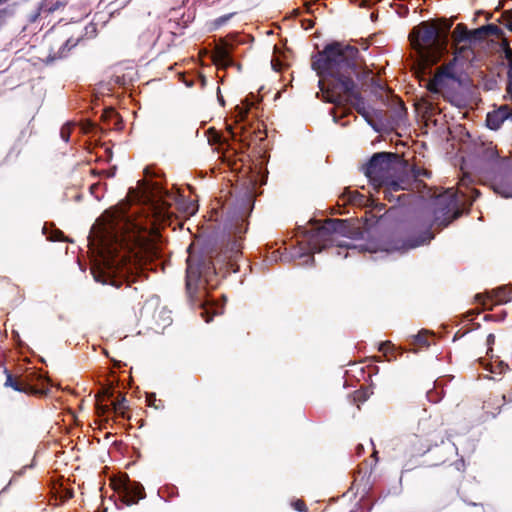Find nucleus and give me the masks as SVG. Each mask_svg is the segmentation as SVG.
I'll return each instance as SVG.
<instances>
[{
	"instance_id": "f257e3e1",
	"label": "nucleus",
	"mask_w": 512,
	"mask_h": 512,
	"mask_svg": "<svg viewBox=\"0 0 512 512\" xmlns=\"http://www.w3.org/2000/svg\"><path fill=\"white\" fill-rule=\"evenodd\" d=\"M311 67L327 83L326 87L320 88L328 102L337 108L350 104L372 124L371 114L358 87V83L367 82L372 71L356 46L340 41L328 43L312 56Z\"/></svg>"
},
{
	"instance_id": "f03ea898",
	"label": "nucleus",
	"mask_w": 512,
	"mask_h": 512,
	"mask_svg": "<svg viewBox=\"0 0 512 512\" xmlns=\"http://www.w3.org/2000/svg\"><path fill=\"white\" fill-rule=\"evenodd\" d=\"M136 225L131 222L124 209L115 210L100 232V246L106 268L95 276L97 281L120 288L129 282L133 274L134 263L138 253L139 238Z\"/></svg>"
},
{
	"instance_id": "7ed1b4c3",
	"label": "nucleus",
	"mask_w": 512,
	"mask_h": 512,
	"mask_svg": "<svg viewBox=\"0 0 512 512\" xmlns=\"http://www.w3.org/2000/svg\"><path fill=\"white\" fill-rule=\"evenodd\" d=\"M247 230L248 222L243 218H238L230 231V236L233 239L229 241L225 250L209 259L188 257L186 289L191 297L200 286L209 285L213 276L221 274L224 277L228 273L239 271L237 259L242 253V243Z\"/></svg>"
},
{
	"instance_id": "20e7f679",
	"label": "nucleus",
	"mask_w": 512,
	"mask_h": 512,
	"mask_svg": "<svg viewBox=\"0 0 512 512\" xmlns=\"http://www.w3.org/2000/svg\"><path fill=\"white\" fill-rule=\"evenodd\" d=\"M461 215L462 209L457 195L452 190L445 191L412 218L406 246L416 248L430 243L435 237L432 231L434 227L436 230H442Z\"/></svg>"
},
{
	"instance_id": "39448f33",
	"label": "nucleus",
	"mask_w": 512,
	"mask_h": 512,
	"mask_svg": "<svg viewBox=\"0 0 512 512\" xmlns=\"http://www.w3.org/2000/svg\"><path fill=\"white\" fill-rule=\"evenodd\" d=\"M452 19L422 21L409 33L413 49L427 61L437 62L447 51Z\"/></svg>"
},
{
	"instance_id": "423d86ee",
	"label": "nucleus",
	"mask_w": 512,
	"mask_h": 512,
	"mask_svg": "<svg viewBox=\"0 0 512 512\" xmlns=\"http://www.w3.org/2000/svg\"><path fill=\"white\" fill-rule=\"evenodd\" d=\"M305 233L312 254L335 247L338 255L341 254L342 248H353L349 243L343 242L342 237L354 239L361 235L359 227L354 226L350 220L334 218L326 219L322 225Z\"/></svg>"
},
{
	"instance_id": "0eeeda50",
	"label": "nucleus",
	"mask_w": 512,
	"mask_h": 512,
	"mask_svg": "<svg viewBox=\"0 0 512 512\" xmlns=\"http://www.w3.org/2000/svg\"><path fill=\"white\" fill-rule=\"evenodd\" d=\"M363 172L376 187L397 178L408 176V162L397 153L378 152L373 154L363 167Z\"/></svg>"
},
{
	"instance_id": "6e6552de",
	"label": "nucleus",
	"mask_w": 512,
	"mask_h": 512,
	"mask_svg": "<svg viewBox=\"0 0 512 512\" xmlns=\"http://www.w3.org/2000/svg\"><path fill=\"white\" fill-rule=\"evenodd\" d=\"M457 454L456 445L450 439H444L441 429L438 428L434 440L428 448L425 463L429 466L443 465Z\"/></svg>"
},
{
	"instance_id": "1a4fd4ad",
	"label": "nucleus",
	"mask_w": 512,
	"mask_h": 512,
	"mask_svg": "<svg viewBox=\"0 0 512 512\" xmlns=\"http://www.w3.org/2000/svg\"><path fill=\"white\" fill-rule=\"evenodd\" d=\"M479 161L482 164L481 170L493 177L507 175L512 164V158L500 157L496 146L492 143L483 146L478 153Z\"/></svg>"
},
{
	"instance_id": "9d476101",
	"label": "nucleus",
	"mask_w": 512,
	"mask_h": 512,
	"mask_svg": "<svg viewBox=\"0 0 512 512\" xmlns=\"http://www.w3.org/2000/svg\"><path fill=\"white\" fill-rule=\"evenodd\" d=\"M438 425L431 419H423L418 424V433L409 439L411 456H425L438 431Z\"/></svg>"
},
{
	"instance_id": "9b49d317",
	"label": "nucleus",
	"mask_w": 512,
	"mask_h": 512,
	"mask_svg": "<svg viewBox=\"0 0 512 512\" xmlns=\"http://www.w3.org/2000/svg\"><path fill=\"white\" fill-rule=\"evenodd\" d=\"M138 184L143 200L161 205L163 208L168 206L166 197H169L170 194L160 183L144 179L140 180Z\"/></svg>"
},
{
	"instance_id": "f8f14e48",
	"label": "nucleus",
	"mask_w": 512,
	"mask_h": 512,
	"mask_svg": "<svg viewBox=\"0 0 512 512\" xmlns=\"http://www.w3.org/2000/svg\"><path fill=\"white\" fill-rule=\"evenodd\" d=\"M235 45L227 39H220L219 43L215 46L212 53L213 63L221 69H227L235 65L232 58V52Z\"/></svg>"
},
{
	"instance_id": "ddd939ff",
	"label": "nucleus",
	"mask_w": 512,
	"mask_h": 512,
	"mask_svg": "<svg viewBox=\"0 0 512 512\" xmlns=\"http://www.w3.org/2000/svg\"><path fill=\"white\" fill-rule=\"evenodd\" d=\"M411 186L409 176L397 178L393 181L384 183L382 186H376V188H382L383 198L389 202H400L405 194L395 195L396 192L402 190H408Z\"/></svg>"
},
{
	"instance_id": "4468645a",
	"label": "nucleus",
	"mask_w": 512,
	"mask_h": 512,
	"mask_svg": "<svg viewBox=\"0 0 512 512\" xmlns=\"http://www.w3.org/2000/svg\"><path fill=\"white\" fill-rule=\"evenodd\" d=\"M23 384L28 386V390L25 391V394L34 395V396H42L47 394V387L45 384L47 383V379L35 370L27 371L24 375H22Z\"/></svg>"
},
{
	"instance_id": "2eb2a0df",
	"label": "nucleus",
	"mask_w": 512,
	"mask_h": 512,
	"mask_svg": "<svg viewBox=\"0 0 512 512\" xmlns=\"http://www.w3.org/2000/svg\"><path fill=\"white\" fill-rule=\"evenodd\" d=\"M485 298L495 300V304H505L512 301V287L509 285L500 286L496 289L475 295V301L485 306Z\"/></svg>"
},
{
	"instance_id": "dca6fc26",
	"label": "nucleus",
	"mask_w": 512,
	"mask_h": 512,
	"mask_svg": "<svg viewBox=\"0 0 512 512\" xmlns=\"http://www.w3.org/2000/svg\"><path fill=\"white\" fill-rule=\"evenodd\" d=\"M145 496L144 487L136 481H128L120 494L121 501L127 506L137 504Z\"/></svg>"
},
{
	"instance_id": "f3484780",
	"label": "nucleus",
	"mask_w": 512,
	"mask_h": 512,
	"mask_svg": "<svg viewBox=\"0 0 512 512\" xmlns=\"http://www.w3.org/2000/svg\"><path fill=\"white\" fill-rule=\"evenodd\" d=\"M508 118L512 119V110L508 105H504L498 110L487 114L486 124L490 129L497 130Z\"/></svg>"
},
{
	"instance_id": "a211bd4d",
	"label": "nucleus",
	"mask_w": 512,
	"mask_h": 512,
	"mask_svg": "<svg viewBox=\"0 0 512 512\" xmlns=\"http://www.w3.org/2000/svg\"><path fill=\"white\" fill-rule=\"evenodd\" d=\"M390 112L391 121L395 125H400L406 119L407 108L405 107L404 102L399 98L392 100Z\"/></svg>"
},
{
	"instance_id": "6ab92c4d",
	"label": "nucleus",
	"mask_w": 512,
	"mask_h": 512,
	"mask_svg": "<svg viewBox=\"0 0 512 512\" xmlns=\"http://www.w3.org/2000/svg\"><path fill=\"white\" fill-rule=\"evenodd\" d=\"M456 58H453L448 63L440 66L436 71V80L441 78L445 83L446 80L458 81V76L455 71Z\"/></svg>"
},
{
	"instance_id": "aec40b11",
	"label": "nucleus",
	"mask_w": 512,
	"mask_h": 512,
	"mask_svg": "<svg viewBox=\"0 0 512 512\" xmlns=\"http://www.w3.org/2000/svg\"><path fill=\"white\" fill-rule=\"evenodd\" d=\"M453 45L472 43L471 30L464 23H458L451 34Z\"/></svg>"
},
{
	"instance_id": "412c9836",
	"label": "nucleus",
	"mask_w": 512,
	"mask_h": 512,
	"mask_svg": "<svg viewBox=\"0 0 512 512\" xmlns=\"http://www.w3.org/2000/svg\"><path fill=\"white\" fill-rule=\"evenodd\" d=\"M4 374L6 375V381L4 383L5 387H10L15 391L25 393V391H28V386H25L23 384V378L22 376H13L12 373L7 369L4 368Z\"/></svg>"
},
{
	"instance_id": "4be33fe9",
	"label": "nucleus",
	"mask_w": 512,
	"mask_h": 512,
	"mask_svg": "<svg viewBox=\"0 0 512 512\" xmlns=\"http://www.w3.org/2000/svg\"><path fill=\"white\" fill-rule=\"evenodd\" d=\"M433 338L432 334H429L427 331H421L417 335L412 337L411 345H413L414 352H416L417 348H427L430 346V340Z\"/></svg>"
},
{
	"instance_id": "5701e85b",
	"label": "nucleus",
	"mask_w": 512,
	"mask_h": 512,
	"mask_svg": "<svg viewBox=\"0 0 512 512\" xmlns=\"http://www.w3.org/2000/svg\"><path fill=\"white\" fill-rule=\"evenodd\" d=\"M127 400L124 395L121 393L119 394V397L111 403L112 410L116 414V416L121 418H129V416L126 414V411L128 409L127 406Z\"/></svg>"
},
{
	"instance_id": "b1692460",
	"label": "nucleus",
	"mask_w": 512,
	"mask_h": 512,
	"mask_svg": "<svg viewBox=\"0 0 512 512\" xmlns=\"http://www.w3.org/2000/svg\"><path fill=\"white\" fill-rule=\"evenodd\" d=\"M431 175H432V172L424 167H419L417 165L410 167L408 165V176H409L411 182H412V179L414 181H418L421 177L430 178Z\"/></svg>"
},
{
	"instance_id": "393cba45",
	"label": "nucleus",
	"mask_w": 512,
	"mask_h": 512,
	"mask_svg": "<svg viewBox=\"0 0 512 512\" xmlns=\"http://www.w3.org/2000/svg\"><path fill=\"white\" fill-rule=\"evenodd\" d=\"M379 351L383 353L387 361L396 360L398 357V355L395 354L398 351V348H396L390 341L382 342L379 346Z\"/></svg>"
},
{
	"instance_id": "a878e982",
	"label": "nucleus",
	"mask_w": 512,
	"mask_h": 512,
	"mask_svg": "<svg viewBox=\"0 0 512 512\" xmlns=\"http://www.w3.org/2000/svg\"><path fill=\"white\" fill-rule=\"evenodd\" d=\"M454 46H455V49H454V57L453 58H456V62L458 61L459 58L469 60L470 56H473V54H474L473 50L469 46H466V45H463V46L454 45Z\"/></svg>"
},
{
	"instance_id": "bb28decb",
	"label": "nucleus",
	"mask_w": 512,
	"mask_h": 512,
	"mask_svg": "<svg viewBox=\"0 0 512 512\" xmlns=\"http://www.w3.org/2000/svg\"><path fill=\"white\" fill-rule=\"evenodd\" d=\"M497 22L504 25L509 31L512 32V9H508L502 12Z\"/></svg>"
},
{
	"instance_id": "cd10ccee",
	"label": "nucleus",
	"mask_w": 512,
	"mask_h": 512,
	"mask_svg": "<svg viewBox=\"0 0 512 512\" xmlns=\"http://www.w3.org/2000/svg\"><path fill=\"white\" fill-rule=\"evenodd\" d=\"M493 188L497 194H499L505 198L512 197V186H508V185H505L504 183L500 182V183H494Z\"/></svg>"
},
{
	"instance_id": "c85d7f7f",
	"label": "nucleus",
	"mask_w": 512,
	"mask_h": 512,
	"mask_svg": "<svg viewBox=\"0 0 512 512\" xmlns=\"http://www.w3.org/2000/svg\"><path fill=\"white\" fill-rule=\"evenodd\" d=\"M471 35H472V43H476V42L485 40L488 37L486 29H485V25L471 30Z\"/></svg>"
},
{
	"instance_id": "c756f323",
	"label": "nucleus",
	"mask_w": 512,
	"mask_h": 512,
	"mask_svg": "<svg viewBox=\"0 0 512 512\" xmlns=\"http://www.w3.org/2000/svg\"><path fill=\"white\" fill-rule=\"evenodd\" d=\"M444 86H446V83L441 78H439L437 81L435 74L434 77L429 81L427 88L432 93H438Z\"/></svg>"
},
{
	"instance_id": "7c9ffc66",
	"label": "nucleus",
	"mask_w": 512,
	"mask_h": 512,
	"mask_svg": "<svg viewBox=\"0 0 512 512\" xmlns=\"http://www.w3.org/2000/svg\"><path fill=\"white\" fill-rule=\"evenodd\" d=\"M485 29L488 37L496 36L501 39L504 36L503 30L495 24H487L485 25Z\"/></svg>"
},
{
	"instance_id": "2f4dec72",
	"label": "nucleus",
	"mask_w": 512,
	"mask_h": 512,
	"mask_svg": "<svg viewBox=\"0 0 512 512\" xmlns=\"http://www.w3.org/2000/svg\"><path fill=\"white\" fill-rule=\"evenodd\" d=\"M114 395V390L111 388V387H103L97 394H96V400H98V396H99V401H105V399H110L112 398Z\"/></svg>"
},
{
	"instance_id": "473e14b6",
	"label": "nucleus",
	"mask_w": 512,
	"mask_h": 512,
	"mask_svg": "<svg viewBox=\"0 0 512 512\" xmlns=\"http://www.w3.org/2000/svg\"><path fill=\"white\" fill-rule=\"evenodd\" d=\"M501 40H502L501 48L505 54V58L507 59V61H511L512 60V48L510 47V42L504 36L501 38Z\"/></svg>"
},
{
	"instance_id": "72a5a7b5",
	"label": "nucleus",
	"mask_w": 512,
	"mask_h": 512,
	"mask_svg": "<svg viewBox=\"0 0 512 512\" xmlns=\"http://www.w3.org/2000/svg\"><path fill=\"white\" fill-rule=\"evenodd\" d=\"M208 131L210 133V142L217 144H222L223 142H226L225 140L222 139V135L219 134L214 128H210Z\"/></svg>"
},
{
	"instance_id": "f704fd0d",
	"label": "nucleus",
	"mask_w": 512,
	"mask_h": 512,
	"mask_svg": "<svg viewBox=\"0 0 512 512\" xmlns=\"http://www.w3.org/2000/svg\"><path fill=\"white\" fill-rule=\"evenodd\" d=\"M96 411L99 416H103L110 411V406L104 404L103 401L96 400Z\"/></svg>"
},
{
	"instance_id": "c9c22d12",
	"label": "nucleus",
	"mask_w": 512,
	"mask_h": 512,
	"mask_svg": "<svg viewBox=\"0 0 512 512\" xmlns=\"http://www.w3.org/2000/svg\"><path fill=\"white\" fill-rule=\"evenodd\" d=\"M506 311H502L500 314H488L484 316V320L486 321H503L506 317Z\"/></svg>"
},
{
	"instance_id": "e433bc0d",
	"label": "nucleus",
	"mask_w": 512,
	"mask_h": 512,
	"mask_svg": "<svg viewBox=\"0 0 512 512\" xmlns=\"http://www.w3.org/2000/svg\"><path fill=\"white\" fill-rule=\"evenodd\" d=\"M291 506L298 512H307L308 508L302 499H297L291 503Z\"/></svg>"
},
{
	"instance_id": "4c0bfd02",
	"label": "nucleus",
	"mask_w": 512,
	"mask_h": 512,
	"mask_svg": "<svg viewBox=\"0 0 512 512\" xmlns=\"http://www.w3.org/2000/svg\"><path fill=\"white\" fill-rule=\"evenodd\" d=\"M71 131H72V127L69 124L62 126V128L60 130V136L65 142L69 141Z\"/></svg>"
},
{
	"instance_id": "58836bf2",
	"label": "nucleus",
	"mask_w": 512,
	"mask_h": 512,
	"mask_svg": "<svg viewBox=\"0 0 512 512\" xmlns=\"http://www.w3.org/2000/svg\"><path fill=\"white\" fill-rule=\"evenodd\" d=\"M92 172L97 175H104L107 178H112L116 174V167L114 166L108 170H101L99 172H96L95 170H93Z\"/></svg>"
},
{
	"instance_id": "ea45409f",
	"label": "nucleus",
	"mask_w": 512,
	"mask_h": 512,
	"mask_svg": "<svg viewBox=\"0 0 512 512\" xmlns=\"http://www.w3.org/2000/svg\"><path fill=\"white\" fill-rule=\"evenodd\" d=\"M233 16V13L231 14H227V15H223L217 19L214 20V26L215 28H219L220 26H222L223 24H225L231 17Z\"/></svg>"
},
{
	"instance_id": "a19ab883",
	"label": "nucleus",
	"mask_w": 512,
	"mask_h": 512,
	"mask_svg": "<svg viewBox=\"0 0 512 512\" xmlns=\"http://www.w3.org/2000/svg\"><path fill=\"white\" fill-rule=\"evenodd\" d=\"M50 241H63L64 233L61 230H55L52 235L47 237Z\"/></svg>"
},
{
	"instance_id": "79ce46f5",
	"label": "nucleus",
	"mask_w": 512,
	"mask_h": 512,
	"mask_svg": "<svg viewBox=\"0 0 512 512\" xmlns=\"http://www.w3.org/2000/svg\"><path fill=\"white\" fill-rule=\"evenodd\" d=\"M361 198H363V196L361 194H359L358 192H353L349 201L351 203L358 204V203H360Z\"/></svg>"
},
{
	"instance_id": "37998d69",
	"label": "nucleus",
	"mask_w": 512,
	"mask_h": 512,
	"mask_svg": "<svg viewBox=\"0 0 512 512\" xmlns=\"http://www.w3.org/2000/svg\"><path fill=\"white\" fill-rule=\"evenodd\" d=\"M245 102H246V108L244 110H241V112H240L242 119H244L247 116L250 107L253 106V103H249L248 100H246Z\"/></svg>"
},
{
	"instance_id": "c03bdc74",
	"label": "nucleus",
	"mask_w": 512,
	"mask_h": 512,
	"mask_svg": "<svg viewBox=\"0 0 512 512\" xmlns=\"http://www.w3.org/2000/svg\"><path fill=\"white\" fill-rule=\"evenodd\" d=\"M147 401L150 406H154L155 408H159V405H157L155 395H149L147 396Z\"/></svg>"
},
{
	"instance_id": "a18cd8bd",
	"label": "nucleus",
	"mask_w": 512,
	"mask_h": 512,
	"mask_svg": "<svg viewBox=\"0 0 512 512\" xmlns=\"http://www.w3.org/2000/svg\"><path fill=\"white\" fill-rule=\"evenodd\" d=\"M494 342H495V335L491 333L487 336V345L489 346L488 350L492 351L491 345H493Z\"/></svg>"
},
{
	"instance_id": "49530a36",
	"label": "nucleus",
	"mask_w": 512,
	"mask_h": 512,
	"mask_svg": "<svg viewBox=\"0 0 512 512\" xmlns=\"http://www.w3.org/2000/svg\"><path fill=\"white\" fill-rule=\"evenodd\" d=\"M144 174H145L146 177L156 176V174L154 172H152V169L150 167H146L144 169Z\"/></svg>"
},
{
	"instance_id": "de8ad7c7",
	"label": "nucleus",
	"mask_w": 512,
	"mask_h": 512,
	"mask_svg": "<svg viewBox=\"0 0 512 512\" xmlns=\"http://www.w3.org/2000/svg\"><path fill=\"white\" fill-rule=\"evenodd\" d=\"M278 256L282 260V255H280V252L278 250L277 251H273L272 254H271V259L277 261Z\"/></svg>"
},
{
	"instance_id": "09e8293b",
	"label": "nucleus",
	"mask_w": 512,
	"mask_h": 512,
	"mask_svg": "<svg viewBox=\"0 0 512 512\" xmlns=\"http://www.w3.org/2000/svg\"><path fill=\"white\" fill-rule=\"evenodd\" d=\"M463 500H464V502H466L468 505H471V506H482L481 502L469 501L467 499H463Z\"/></svg>"
},
{
	"instance_id": "8fccbe9b",
	"label": "nucleus",
	"mask_w": 512,
	"mask_h": 512,
	"mask_svg": "<svg viewBox=\"0 0 512 512\" xmlns=\"http://www.w3.org/2000/svg\"><path fill=\"white\" fill-rule=\"evenodd\" d=\"M373 457L375 458V463H376V462H377V460H378V459H377V451H374V452H373Z\"/></svg>"
},
{
	"instance_id": "3c124183",
	"label": "nucleus",
	"mask_w": 512,
	"mask_h": 512,
	"mask_svg": "<svg viewBox=\"0 0 512 512\" xmlns=\"http://www.w3.org/2000/svg\"><path fill=\"white\" fill-rule=\"evenodd\" d=\"M229 132L231 133L232 138H234V137H235V134H234V132L232 131V128H231V127H229Z\"/></svg>"
},
{
	"instance_id": "603ef678",
	"label": "nucleus",
	"mask_w": 512,
	"mask_h": 512,
	"mask_svg": "<svg viewBox=\"0 0 512 512\" xmlns=\"http://www.w3.org/2000/svg\"><path fill=\"white\" fill-rule=\"evenodd\" d=\"M96 187H97V184H93V185L90 187L91 191L93 192V190H94V189H96Z\"/></svg>"
},
{
	"instance_id": "864d4df0",
	"label": "nucleus",
	"mask_w": 512,
	"mask_h": 512,
	"mask_svg": "<svg viewBox=\"0 0 512 512\" xmlns=\"http://www.w3.org/2000/svg\"><path fill=\"white\" fill-rule=\"evenodd\" d=\"M360 394L361 393L359 391H356V395H357L356 399H360V397H359Z\"/></svg>"
},
{
	"instance_id": "5fc2aeb1",
	"label": "nucleus",
	"mask_w": 512,
	"mask_h": 512,
	"mask_svg": "<svg viewBox=\"0 0 512 512\" xmlns=\"http://www.w3.org/2000/svg\"><path fill=\"white\" fill-rule=\"evenodd\" d=\"M219 101L221 102L222 105H224V100L222 97L221 98L219 97Z\"/></svg>"
},
{
	"instance_id": "6e6d98bb",
	"label": "nucleus",
	"mask_w": 512,
	"mask_h": 512,
	"mask_svg": "<svg viewBox=\"0 0 512 512\" xmlns=\"http://www.w3.org/2000/svg\"><path fill=\"white\" fill-rule=\"evenodd\" d=\"M475 194L478 196L480 194L479 190H475Z\"/></svg>"
},
{
	"instance_id": "4d7b16f0",
	"label": "nucleus",
	"mask_w": 512,
	"mask_h": 512,
	"mask_svg": "<svg viewBox=\"0 0 512 512\" xmlns=\"http://www.w3.org/2000/svg\"><path fill=\"white\" fill-rule=\"evenodd\" d=\"M43 233H46V226L43 227Z\"/></svg>"
}]
</instances>
